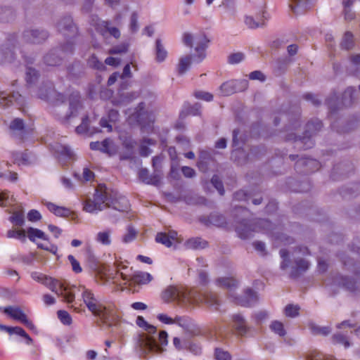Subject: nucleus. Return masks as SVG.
Listing matches in <instances>:
<instances>
[{
  "label": "nucleus",
  "mask_w": 360,
  "mask_h": 360,
  "mask_svg": "<svg viewBox=\"0 0 360 360\" xmlns=\"http://www.w3.org/2000/svg\"><path fill=\"white\" fill-rule=\"evenodd\" d=\"M13 16V11L8 8L0 7V21L7 22Z\"/></svg>",
  "instance_id": "obj_54"
},
{
  "label": "nucleus",
  "mask_w": 360,
  "mask_h": 360,
  "mask_svg": "<svg viewBox=\"0 0 360 360\" xmlns=\"http://www.w3.org/2000/svg\"><path fill=\"white\" fill-rule=\"evenodd\" d=\"M68 259L71 264L72 271L76 274L81 273L82 269L80 266L79 262L75 258V257L70 255L68 257Z\"/></svg>",
  "instance_id": "obj_61"
},
{
  "label": "nucleus",
  "mask_w": 360,
  "mask_h": 360,
  "mask_svg": "<svg viewBox=\"0 0 360 360\" xmlns=\"http://www.w3.org/2000/svg\"><path fill=\"white\" fill-rule=\"evenodd\" d=\"M323 127L321 120L318 119L311 120L306 124L305 131L304 136L302 137H295V141L297 143V147L302 148L304 150L311 148L314 146V142L312 141L311 137L319 131Z\"/></svg>",
  "instance_id": "obj_10"
},
{
  "label": "nucleus",
  "mask_w": 360,
  "mask_h": 360,
  "mask_svg": "<svg viewBox=\"0 0 360 360\" xmlns=\"http://www.w3.org/2000/svg\"><path fill=\"white\" fill-rule=\"evenodd\" d=\"M9 129L12 135L19 136L20 139H22V135L25 132L24 121L20 118H15L11 122Z\"/></svg>",
  "instance_id": "obj_23"
},
{
  "label": "nucleus",
  "mask_w": 360,
  "mask_h": 360,
  "mask_svg": "<svg viewBox=\"0 0 360 360\" xmlns=\"http://www.w3.org/2000/svg\"><path fill=\"white\" fill-rule=\"evenodd\" d=\"M112 207L120 212H126L129 208L128 199L116 192L109 191L105 184H98L91 200V212Z\"/></svg>",
  "instance_id": "obj_1"
},
{
  "label": "nucleus",
  "mask_w": 360,
  "mask_h": 360,
  "mask_svg": "<svg viewBox=\"0 0 360 360\" xmlns=\"http://www.w3.org/2000/svg\"><path fill=\"white\" fill-rule=\"evenodd\" d=\"M26 232L25 230H14L11 229L7 231L6 236L9 238H15L20 240H25Z\"/></svg>",
  "instance_id": "obj_47"
},
{
  "label": "nucleus",
  "mask_w": 360,
  "mask_h": 360,
  "mask_svg": "<svg viewBox=\"0 0 360 360\" xmlns=\"http://www.w3.org/2000/svg\"><path fill=\"white\" fill-rule=\"evenodd\" d=\"M156 48H155V55H156V60L158 62H162L165 60L167 56V51L164 48L162 44V41L160 39L156 40Z\"/></svg>",
  "instance_id": "obj_34"
},
{
  "label": "nucleus",
  "mask_w": 360,
  "mask_h": 360,
  "mask_svg": "<svg viewBox=\"0 0 360 360\" xmlns=\"http://www.w3.org/2000/svg\"><path fill=\"white\" fill-rule=\"evenodd\" d=\"M31 278L35 281L40 283L63 298V301L70 304L75 300L73 288L75 286L68 287L65 283L48 276L38 271H33L30 274Z\"/></svg>",
  "instance_id": "obj_3"
},
{
  "label": "nucleus",
  "mask_w": 360,
  "mask_h": 360,
  "mask_svg": "<svg viewBox=\"0 0 360 360\" xmlns=\"http://www.w3.org/2000/svg\"><path fill=\"white\" fill-rule=\"evenodd\" d=\"M270 328L272 331L275 333L283 337L285 335V330L284 329L283 324L278 321H274L271 323Z\"/></svg>",
  "instance_id": "obj_46"
},
{
  "label": "nucleus",
  "mask_w": 360,
  "mask_h": 360,
  "mask_svg": "<svg viewBox=\"0 0 360 360\" xmlns=\"http://www.w3.org/2000/svg\"><path fill=\"white\" fill-rule=\"evenodd\" d=\"M45 205L49 211L58 217H68L71 213L69 209L64 207H59L52 202H46Z\"/></svg>",
  "instance_id": "obj_29"
},
{
  "label": "nucleus",
  "mask_w": 360,
  "mask_h": 360,
  "mask_svg": "<svg viewBox=\"0 0 360 360\" xmlns=\"http://www.w3.org/2000/svg\"><path fill=\"white\" fill-rule=\"evenodd\" d=\"M4 311L12 319L23 323L30 330L33 331L36 330L34 324L27 317L26 314L20 307L11 306L7 307L4 309Z\"/></svg>",
  "instance_id": "obj_14"
},
{
  "label": "nucleus",
  "mask_w": 360,
  "mask_h": 360,
  "mask_svg": "<svg viewBox=\"0 0 360 360\" xmlns=\"http://www.w3.org/2000/svg\"><path fill=\"white\" fill-rule=\"evenodd\" d=\"M74 176L79 183L89 181L90 180V169L88 167H84L82 174L75 172Z\"/></svg>",
  "instance_id": "obj_42"
},
{
  "label": "nucleus",
  "mask_w": 360,
  "mask_h": 360,
  "mask_svg": "<svg viewBox=\"0 0 360 360\" xmlns=\"http://www.w3.org/2000/svg\"><path fill=\"white\" fill-rule=\"evenodd\" d=\"M165 302H177L179 304H195L204 300L210 305H219V300L216 295L210 294L203 297L193 290H187L184 288L173 285L168 286L161 295Z\"/></svg>",
  "instance_id": "obj_2"
},
{
  "label": "nucleus",
  "mask_w": 360,
  "mask_h": 360,
  "mask_svg": "<svg viewBox=\"0 0 360 360\" xmlns=\"http://www.w3.org/2000/svg\"><path fill=\"white\" fill-rule=\"evenodd\" d=\"M22 37L27 42L39 44L48 38V32L44 30L28 29L24 31Z\"/></svg>",
  "instance_id": "obj_17"
},
{
  "label": "nucleus",
  "mask_w": 360,
  "mask_h": 360,
  "mask_svg": "<svg viewBox=\"0 0 360 360\" xmlns=\"http://www.w3.org/2000/svg\"><path fill=\"white\" fill-rule=\"evenodd\" d=\"M37 77H38L37 72L34 69L30 68V67L27 68V69H26V80H27V83L32 84L37 79Z\"/></svg>",
  "instance_id": "obj_56"
},
{
  "label": "nucleus",
  "mask_w": 360,
  "mask_h": 360,
  "mask_svg": "<svg viewBox=\"0 0 360 360\" xmlns=\"http://www.w3.org/2000/svg\"><path fill=\"white\" fill-rule=\"evenodd\" d=\"M185 246L188 249L200 250L207 248L208 246V243L207 240L201 238L196 237L187 240L185 242Z\"/></svg>",
  "instance_id": "obj_26"
},
{
  "label": "nucleus",
  "mask_w": 360,
  "mask_h": 360,
  "mask_svg": "<svg viewBox=\"0 0 360 360\" xmlns=\"http://www.w3.org/2000/svg\"><path fill=\"white\" fill-rule=\"evenodd\" d=\"M342 285L349 290L353 292L356 290V282L354 279L344 278L342 279Z\"/></svg>",
  "instance_id": "obj_64"
},
{
  "label": "nucleus",
  "mask_w": 360,
  "mask_h": 360,
  "mask_svg": "<svg viewBox=\"0 0 360 360\" xmlns=\"http://www.w3.org/2000/svg\"><path fill=\"white\" fill-rule=\"evenodd\" d=\"M95 149L111 154L112 152V141L110 139H105L101 143L98 141L91 142V150Z\"/></svg>",
  "instance_id": "obj_27"
},
{
  "label": "nucleus",
  "mask_w": 360,
  "mask_h": 360,
  "mask_svg": "<svg viewBox=\"0 0 360 360\" xmlns=\"http://www.w3.org/2000/svg\"><path fill=\"white\" fill-rule=\"evenodd\" d=\"M129 49V44L128 43H122L114 46L110 49H109L108 53L111 55L115 54H121L127 53Z\"/></svg>",
  "instance_id": "obj_43"
},
{
  "label": "nucleus",
  "mask_w": 360,
  "mask_h": 360,
  "mask_svg": "<svg viewBox=\"0 0 360 360\" xmlns=\"http://www.w3.org/2000/svg\"><path fill=\"white\" fill-rule=\"evenodd\" d=\"M26 233L27 234L28 238L32 242H35L37 238L46 241V243H37V244L38 248L53 253L56 252L57 247L49 243V238L42 231L38 229L30 227L27 229Z\"/></svg>",
  "instance_id": "obj_12"
},
{
  "label": "nucleus",
  "mask_w": 360,
  "mask_h": 360,
  "mask_svg": "<svg viewBox=\"0 0 360 360\" xmlns=\"http://www.w3.org/2000/svg\"><path fill=\"white\" fill-rule=\"evenodd\" d=\"M90 127V120L89 119V116L86 115L82 120L81 124L77 127L75 131L78 135L88 137L89 136V130Z\"/></svg>",
  "instance_id": "obj_30"
},
{
  "label": "nucleus",
  "mask_w": 360,
  "mask_h": 360,
  "mask_svg": "<svg viewBox=\"0 0 360 360\" xmlns=\"http://www.w3.org/2000/svg\"><path fill=\"white\" fill-rule=\"evenodd\" d=\"M155 241L158 243H161L165 245L167 248H169L172 245L171 238L166 233H158L155 237Z\"/></svg>",
  "instance_id": "obj_41"
},
{
  "label": "nucleus",
  "mask_w": 360,
  "mask_h": 360,
  "mask_svg": "<svg viewBox=\"0 0 360 360\" xmlns=\"http://www.w3.org/2000/svg\"><path fill=\"white\" fill-rule=\"evenodd\" d=\"M215 358L217 360H231V354L226 351L217 348L214 352Z\"/></svg>",
  "instance_id": "obj_57"
},
{
  "label": "nucleus",
  "mask_w": 360,
  "mask_h": 360,
  "mask_svg": "<svg viewBox=\"0 0 360 360\" xmlns=\"http://www.w3.org/2000/svg\"><path fill=\"white\" fill-rule=\"evenodd\" d=\"M280 255L281 257L283 258V262H281V269H285L288 266V262H289V259H288V257H289V252L287 250L285 249H281L280 250Z\"/></svg>",
  "instance_id": "obj_63"
},
{
  "label": "nucleus",
  "mask_w": 360,
  "mask_h": 360,
  "mask_svg": "<svg viewBox=\"0 0 360 360\" xmlns=\"http://www.w3.org/2000/svg\"><path fill=\"white\" fill-rule=\"evenodd\" d=\"M10 221L15 226H21L25 223V217L22 211H15L10 217Z\"/></svg>",
  "instance_id": "obj_40"
},
{
  "label": "nucleus",
  "mask_w": 360,
  "mask_h": 360,
  "mask_svg": "<svg viewBox=\"0 0 360 360\" xmlns=\"http://www.w3.org/2000/svg\"><path fill=\"white\" fill-rule=\"evenodd\" d=\"M230 296L233 299V302L237 305L242 307H249L255 304L258 300L257 293L253 291L251 288H247L244 295L240 297L233 296L232 294Z\"/></svg>",
  "instance_id": "obj_16"
},
{
  "label": "nucleus",
  "mask_w": 360,
  "mask_h": 360,
  "mask_svg": "<svg viewBox=\"0 0 360 360\" xmlns=\"http://www.w3.org/2000/svg\"><path fill=\"white\" fill-rule=\"evenodd\" d=\"M341 48L349 50L354 46V36L351 32H346L340 44Z\"/></svg>",
  "instance_id": "obj_35"
},
{
  "label": "nucleus",
  "mask_w": 360,
  "mask_h": 360,
  "mask_svg": "<svg viewBox=\"0 0 360 360\" xmlns=\"http://www.w3.org/2000/svg\"><path fill=\"white\" fill-rule=\"evenodd\" d=\"M91 27H94L96 32L103 37L109 34L117 39L121 36L117 27L111 26L110 21L101 20L97 16H91Z\"/></svg>",
  "instance_id": "obj_11"
},
{
  "label": "nucleus",
  "mask_w": 360,
  "mask_h": 360,
  "mask_svg": "<svg viewBox=\"0 0 360 360\" xmlns=\"http://www.w3.org/2000/svg\"><path fill=\"white\" fill-rule=\"evenodd\" d=\"M57 27L60 32L69 37L74 36L77 32L72 19L69 16L62 18L58 22Z\"/></svg>",
  "instance_id": "obj_20"
},
{
  "label": "nucleus",
  "mask_w": 360,
  "mask_h": 360,
  "mask_svg": "<svg viewBox=\"0 0 360 360\" xmlns=\"http://www.w3.org/2000/svg\"><path fill=\"white\" fill-rule=\"evenodd\" d=\"M59 320L64 325H70L72 323V317L68 312L65 310H59L57 312Z\"/></svg>",
  "instance_id": "obj_50"
},
{
  "label": "nucleus",
  "mask_w": 360,
  "mask_h": 360,
  "mask_svg": "<svg viewBox=\"0 0 360 360\" xmlns=\"http://www.w3.org/2000/svg\"><path fill=\"white\" fill-rule=\"evenodd\" d=\"M138 231L134 227L129 224L127 227V233L122 236V242L129 243L134 240L137 236Z\"/></svg>",
  "instance_id": "obj_36"
},
{
  "label": "nucleus",
  "mask_w": 360,
  "mask_h": 360,
  "mask_svg": "<svg viewBox=\"0 0 360 360\" xmlns=\"http://www.w3.org/2000/svg\"><path fill=\"white\" fill-rule=\"evenodd\" d=\"M96 240L103 245H109L111 243L110 231L107 230L98 233Z\"/></svg>",
  "instance_id": "obj_38"
},
{
  "label": "nucleus",
  "mask_w": 360,
  "mask_h": 360,
  "mask_svg": "<svg viewBox=\"0 0 360 360\" xmlns=\"http://www.w3.org/2000/svg\"><path fill=\"white\" fill-rule=\"evenodd\" d=\"M52 148L63 164H66L68 160H74L75 154L68 146L56 143L52 146Z\"/></svg>",
  "instance_id": "obj_19"
},
{
  "label": "nucleus",
  "mask_w": 360,
  "mask_h": 360,
  "mask_svg": "<svg viewBox=\"0 0 360 360\" xmlns=\"http://www.w3.org/2000/svg\"><path fill=\"white\" fill-rule=\"evenodd\" d=\"M173 321L174 324H177L184 328H188L190 326V319L186 316H176Z\"/></svg>",
  "instance_id": "obj_52"
},
{
  "label": "nucleus",
  "mask_w": 360,
  "mask_h": 360,
  "mask_svg": "<svg viewBox=\"0 0 360 360\" xmlns=\"http://www.w3.org/2000/svg\"><path fill=\"white\" fill-rule=\"evenodd\" d=\"M300 307L297 305L288 304L285 308V314L288 317H295L299 314Z\"/></svg>",
  "instance_id": "obj_51"
},
{
  "label": "nucleus",
  "mask_w": 360,
  "mask_h": 360,
  "mask_svg": "<svg viewBox=\"0 0 360 360\" xmlns=\"http://www.w3.org/2000/svg\"><path fill=\"white\" fill-rule=\"evenodd\" d=\"M235 93L245 91L248 87V81L246 79L231 80Z\"/></svg>",
  "instance_id": "obj_45"
},
{
  "label": "nucleus",
  "mask_w": 360,
  "mask_h": 360,
  "mask_svg": "<svg viewBox=\"0 0 360 360\" xmlns=\"http://www.w3.org/2000/svg\"><path fill=\"white\" fill-rule=\"evenodd\" d=\"M122 269H127V267L118 268L117 276H120L126 282L131 281L135 284L144 285L150 283L153 279L151 274L148 272H138L131 276L123 272Z\"/></svg>",
  "instance_id": "obj_13"
},
{
  "label": "nucleus",
  "mask_w": 360,
  "mask_h": 360,
  "mask_svg": "<svg viewBox=\"0 0 360 360\" xmlns=\"http://www.w3.org/2000/svg\"><path fill=\"white\" fill-rule=\"evenodd\" d=\"M78 290L82 292L84 303L86 304L88 309H90V294L88 290L86 289L84 286L80 285L78 288Z\"/></svg>",
  "instance_id": "obj_58"
},
{
  "label": "nucleus",
  "mask_w": 360,
  "mask_h": 360,
  "mask_svg": "<svg viewBox=\"0 0 360 360\" xmlns=\"http://www.w3.org/2000/svg\"><path fill=\"white\" fill-rule=\"evenodd\" d=\"M136 324L143 328L148 333L146 337L143 338L141 345L149 352H155L157 354L162 353L164 349L158 344L156 338L153 335L156 331L155 326L149 324L143 316H138L136 319Z\"/></svg>",
  "instance_id": "obj_9"
},
{
  "label": "nucleus",
  "mask_w": 360,
  "mask_h": 360,
  "mask_svg": "<svg viewBox=\"0 0 360 360\" xmlns=\"http://www.w3.org/2000/svg\"><path fill=\"white\" fill-rule=\"evenodd\" d=\"M91 314L94 317V321L98 326H109L115 315V309L110 304L100 303L91 295Z\"/></svg>",
  "instance_id": "obj_7"
},
{
  "label": "nucleus",
  "mask_w": 360,
  "mask_h": 360,
  "mask_svg": "<svg viewBox=\"0 0 360 360\" xmlns=\"http://www.w3.org/2000/svg\"><path fill=\"white\" fill-rule=\"evenodd\" d=\"M108 271V267L104 264H101L98 266L96 274L100 276L101 279L108 280L110 278Z\"/></svg>",
  "instance_id": "obj_59"
},
{
  "label": "nucleus",
  "mask_w": 360,
  "mask_h": 360,
  "mask_svg": "<svg viewBox=\"0 0 360 360\" xmlns=\"http://www.w3.org/2000/svg\"><path fill=\"white\" fill-rule=\"evenodd\" d=\"M264 12H263L262 18H260L257 21H255V19L251 16H247L245 20V24L248 27L251 29L257 28L259 26H262L264 25Z\"/></svg>",
  "instance_id": "obj_39"
},
{
  "label": "nucleus",
  "mask_w": 360,
  "mask_h": 360,
  "mask_svg": "<svg viewBox=\"0 0 360 360\" xmlns=\"http://www.w3.org/2000/svg\"><path fill=\"white\" fill-rule=\"evenodd\" d=\"M333 342L334 344L343 345L345 348L349 347L350 344L346 336L342 334H335L333 336Z\"/></svg>",
  "instance_id": "obj_48"
},
{
  "label": "nucleus",
  "mask_w": 360,
  "mask_h": 360,
  "mask_svg": "<svg viewBox=\"0 0 360 360\" xmlns=\"http://www.w3.org/2000/svg\"><path fill=\"white\" fill-rule=\"evenodd\" d=\"M1 179L12 183H15L18 179V175L15 172L6 171L5 172H2Z\"/></svg>",
  "instance_id": "obj_53"
},
{
  "label": "nucleus",
  "mask_w": 360,
  "mask_h": 360,
  "mask_svg": "<svg viewBox=\"0 0 360 360\" xmlns=\"http://www.w3.org/2000/svg\"><path fill=\"white\" fill-rule=\"evenodd\" d=\"M73 51V44L68 41L65 44L62 46L61 50L51 51L44 56V63L49 66H55L60 64L61 57L59 56V51L64 54H68Z\"/></svg>",
  "instance_id": "obj_15"
},
{
  "label": "nucleus",
  "mask_w": 360,
  "mask_h": 360,
  "mask_svg": "<svg viewBox=\"0 0 360 360\" xmlns=\"http://www.w3.org/2000/svg\"><path fill=\"white\" fill-rule=\"evenodd\" d=\"M273 229V224L270 221L264 219H258L255 221L243 219L238 221L236 226V231L241 239H247L251 237L253 232L269 233Z\"/></svg>",
  "instance_id": "obj_5"
},
{
  "label": "nucleus",
  "mask_w": 360,
  "mask_h": 360,
  "mask_svg": "<svg viewBox=\"0 0 360 360\" xmlns=\"http://www.w3.org/2000/svg\"><path fill=\"white\" fill-rule=\"evenodd\" d=\"M156 141L151 139H143L140 148H139V153L143 157H147L151 153L152 150L149 148V146H154L155 145Z\"/></svg>",
  "instance_id": "obj_32"
},
{
  "label": "nucleus",
  "mask_w": 360,
  "mask_h": 360,
  "mask_svg": "<svg viewBox=\"0 0 360 360\" xmlns=\"http://www.w3.org/2000/svg\"><path fill=\"white\" fill-rule=\"evenodd\" d=\"M15 44L13 39L8 41L0 47V63H11L14 60L16 55Z\"/></svg>",
  "instance_id": "obj_18"
},
{
  "label": "nucleus",
  "mask_w": 360,
  "mask_h": 360,
  "mask_svg": "<svg viewBox=\"0 0 360 360\" xmlns=\"http://www.w3.org/2000/svg\"><path fill=\"white\" fill-rule=\"evenodd\" d=\"M309 0H291L290 9L296 14L304 13L309 8Z\"/></svg>",
  "instance_id": "obj_25"
},
{
  "label": "nucleus",
  "mask_w": 360,
  "mask_h": 360,
  "mask_svg": "<svg viewBox=\"0 0 360 360\" xmlns=\"http://www.w3.org/2000/svg\"><path fill=\"white\" fill-rule=\"evenodd\" d=\"M211 183L221 195L224 194V185L219 176L214 175L211 179Z\"/></svg>",
  "instance_id": "obj_49"
},
{
  "label": "nucleus",
  "mask_w": 360,
  "mask_h": 360,
  "mask_svg": "<svg viewBox=\"0 0 360 360\" xmlns=\"http://www.w3.org/2000/svg\"><path fill=\"white\" fill-rule=\"evenodd\" d=\"M15 101L18 105H22L24 99L18 93H13L11 96L6 94L4 91H0V107L6 108L9 106Z\"/></svg>",
  "instance_id": "obj_21"
},
{
  "label": "nucleus",
  "mask_w": 360,
  "mask_h": 360,
  "mask_svg": "<svg viewBox=\"0 0 360 360\" xmlns=\"http://www.w3.org/2000/svg\"><path fill=\"white\" fill-rule=\"evenodd\" d=\"M312 333L315 335H327L330 332V328L329 327H319L316 326H312L311 327Z\"/></svg>",
  "instance_id": "obj_60"
},
{
  "label": "nucleus",
  "mask_w": 360,
  "mask_h": 360,
  "mask_svg": "<svg viewBox=\"0 0 360 360\" xmlns=\"http://www.w3.org/2000/svg\"><path fill=\"white\" fill-rule=\"evenodd\" d=\"M309 266V262L303 259H299L295 261V266L291 272L292 277H297L302 273L306 271Z\"/></svg>",
  "instance_id": "obj_28"
},
{
  "label": "nucleus",
  "mask_w": 360,
  "mask_h": 360,
  "mask_svg": "<svg viewBox=\"0 0 360 360\" xmlns=\"http://www.w3.org/2000/svg\"><path fill=\"white\" fill-rule=\"evenodd\" d=\"M296 167L297 168L301 167H306L304 172L308 174L319 169L321 165L320 162L315 159L301 158L296 162Z\"/></svg>",
  "instance_id": "obj_22"
},
{
  "label": "nucleus",
  "mask_w": 360,
  "mask_h": 360,
  "mask_svg": "<svg viewBox=\"0 0 360 360\" xmlns=\"http://www.w3.org/2000/svg\"><path fill=\"white\" fill-rule=\"evenodd\" d=\"M221 94L224 96H227L235 94L233 86V82L231 81L223 83L220 86Z\"/></svg>",
  "instance_id": "obj_44"
},
{
  "label": "nucleus",
  "mask_w": 360,
  "mask_h": 360,
  "mask_svg": "<svg viewBox=\"0 0 360 360\" xmlns=\"http://www.w3.org/2000/svg\"><path fill=\"white\" fill-rule=\"evenodd\" d=\"M216 284L231 292L238 287V282L233 277H222L216 280Z\"/></svg>",
  "instance_id": "obj_24"
},
{
  "label": "nucleus",
  "mask_w": 360,
  "mask_h": 360,
  "mask_svg": "<svg viewBox=\"0 0 360 360\" xmlns=\"http://www.w3.org/2000/svg\"><path fill=\"white\" fill-rule=\"evenodd\" d=\"M244 59V54L243 53H232L229 56V63L230 64H237Z\"/></svg>",
  "instance_id": "obj_62"
},
{
  "label": "nucleus",
  "mask_w": 360,
  "mask_h": 360,
  "mask_svg": "<svg viewBox=\"0 0 360 360\" xmlns=\"http://www.w3.org/2000/svg\"><path fill=\"white\" fill-rule=\"evenodd\" d=\"M130 119L137 122L143 133L149 134L153 131L155 115L152 110H146L143 103H140L138 105Z\"/></svg>",
  "instance_id": "obj_8"
},
{
  "label": "nucleus",
  "mask_w": 360,
  "mask_h": 360,
  "mask_svg": "<svg viewBox=\"0 0 360 360\" xmlns=\"http://www.w3.org/2000/svg\"><path fill=\"white\" fill-rule=\"evenodd\" d=\"M191 62L192 57L191 56H186L181 58L177 66L178 73L179 75L184 74L190 68Z\"/></svg>",
  "instance_id": "obj_33"
},
{
  "label": "nucleus",
  "mask_w": 360,
  "mask_h": 360,
  "mask_svg": "<svg viewBox=\"0 0 360 360\" xmlns=\"http://www.w3.org/2000/svg\"><path fill=\"white\" fill-rule=\"evenodd\" d=\"M182 41L185 46L194 48L196 53L194 56L195 61L200 63L205 58V51L210 43L205 34H201L194 37L191 33L185 32L183 34Z\"/></svg>",
  "instance_id": "obj_6"
},
{
  "label": "nucleus",
  "mask_w": 360,
  "mask_h": 360,
  "mask_svg": "<svg viewBox=\"0 0 360 360\" xmlns=\"http://www.w3.org/2000/svg\"><path fill=\"white\" fill-rule=\"evenodd\" d=\"M356 90L353 87H348L343 93L342 97V104L345 106H349L353 103V95Z\"/></svg>",
  "instance_id": "obj_37"
},
{
  "label": "nucleus",
  "mask_w": 360,
  "mask_h": 360,
  "mask_svg": "<svg viewBox=\"0 0 360 360\" xmlns=\"http://www.w3.org/2000/svg\"><path fill=\"white\" fill-rule=\"evenodd\" d=\"M58 101L53 108V113L61 121H67L75 117L83 109L81 98L78 94H72L67 101L62 94L58 95Z\"/></svg>",
  "instance_id": "obj_4"
},
{
  "label": "nucleus",
  "mask_w": 360,
  "mask_h": 360,
  "mask_svg": "<svg viewBox=\"0 0 360 360\" xmlns=\"http://www.w3.org/2000/svg\"><path fill=\"white\" fill-rule=\"evenodd\" d=\"M53 93V86L51 84H49L48 86H45L44 90L41 88L39 89V97L41 99H49V96Z\"/></svg>",
  "instance_id": "obj_55"
},
{
  "label": "nucleus",
  "mask_w": 360,
  "mask_h": 360,
  "mask_svg": "<svg viewBox=\"0 0 360 360\" xmlns=\"http://www.w3.org/2000/svg\"><path fill=\"white\" fill-rule=\"evenodd\" d=\"M234 322V327L238 334L243 335L246 333L247 328L245 324V321L240 314H236L233 316Z\"/></svg>",
  "instance_id": "obj_31"
}]
</instances>
